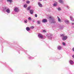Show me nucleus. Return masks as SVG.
<instances>
[{"label":"nucleus","instance_id":"1","mask_svg":"<svg viewBox=\"0 0 74 74\" xmlns=\"http://www.w3.org/2000/svg\"><path fill=\"white\" fill-rule=\"evenodd\" d=\"M61 36L62 38V40L63 41L66 40H67V36H65L64 34H62L61 35Z\"/></svg>","mask_w":74,"mask_h":74},{"label":"nucleus","instance_id":"2","mask_svg":"<svg viewBox=\"0 0 74 74\" xmlns=\"http://www.w3.org/2000/svg\"><path fill=\"white\" fill-rule=\"evenodd\" d=\"M4 10H6V12H7V13H8V14L10 13V9H7V8H5Z\"/></svg>","mask_w":74,"mask_h":74},{"label":"nucleus","instance_id":"3","mask_svg":"<svg viewBox=\"0 0 74 74\" xmlns=\"http://www.w3.org/2000/svg\"><path fill=\"white\" fill-rule=\"evenodd\" d=\"M19 10V8L17 7L15 8L14 9V11L15 12H18Z\"/></svg>","mask_w":74,"mask_h":74},{"label":"nucleus","instance_id":"4","mask_svg":"<svg viewBox=\"0 0 74 74\" xmlns=\"http://www.w3.org/2000/svg\"><path fill=\"white\" fill-rule=\"evenodd\" d=\"M47 36H48L49 39L52 40V34H49L47 35Z\"/></svg>","mask_w":74,"mask_h":74},{"label":"nucleus","instance_id":"5","mask_svg":"<svg viewBox=\"0 0 74 74\" xmlns=\"http://www.w3.org/2000/svg\"><path fill=\"white\" fill-rule=\"evenodd\" d=\"M48 19L49 22H51V21H52V16H49L48 18Z\"/></svg>","mask_w":74,"mask_h":74},{"label":"nucleus","instance_id":"6","mask_svg":"<svg viewBox=\"0 0 74 74\" xmlns=\"http://www.w3.org/2000/svg\"><path fill=\"white\" fill-rule=\"evenodd\" d=\"M64 22L66 24H69L70 23L69 21L68 20H65Z\"/></svg>","mask_w":74,"mask_h":74},{"label":"nucleus","instance_id":"7","mask_svg":"<svg viewBox=\"0 0 74 74\" xmlns=\"http://www.w3.org/2000/svg\"><path fill=\"white\" fill-rule=\"evenodd\" d=\"M38 37L40 38H42L43 36L42 35H41V34H39L38 35Z\"/></svg>","mask_w":74,"mask_h":74},{"label":"nucleus","instance_id":"8","mask_svg":"<svg viewBox=\"0 0 74 74\" xmlns=\"http://www.w3.org/2000/svg\"><path fill=\"white\" fill-rule=\"evenodd\" d=\"M38 5L39 7H42V4L40 2H38Z\"/></svg>","mask_w":74,"mask_h":74},{"label":"nucleus","instance_id":"9","mask_svg":"<svg viewBox=\"0 0 74 74\" xmlns=\"http://www.w3.org/2000/svg\"><path fill=\"white\" fill-rule=\"evenodd\" d=\"M62 47L60 46H58L57 47V49L58 50H61V49H62Z\"/></svg>","mask_w":74,"mask_h":74},{"label":"nucleus","instance_id":"10","mask_svg":"<svg viewBox=\"0 0 74 74\" xmlns=\"http://www.w3.org/2000/svg\"><path fill=\"white\" fill-rule=\"evenodd\" d=\"M42 22L43 23H45L46 22H47V20L46 19H44L42 20Z\"/></svg>","mask_w":74,"mask_h":74},{"label":"nucleus","instance_id":"11","mask_svg":"<svg viewBox=\"0 0 74 74\" xmlns=\"http://www.w3.org/2000/svg\"><path fill=\"white\" fill-rule=\"evenodd\" d=\"M34 10H30V12L31 14H33L34 12Z\"/></svg>","mask_w":74,"mask_h":74},{"label":"nucleus","instance_id":"12","mask_svg":"<svg viewBox=\"0 0 74 74\" xmlns=\"http://www.w3.org/2000/svg\"><path fill=\"white\" fill-rule=\"evenodd\" d=\"M26 30L27 31L29 32V31H30V27H26Z\"/></svg>","mask_w":74,"mask_h":74},{"label":"nucleus","instance_id":"13","mask_svg":"<svg viewBox=\"0 0 74 74\" xmlns=\"http://www.w3.org/2000/svg\"><path fill=\"white\" fill-rule=\"evenodd\" d=\"M69 63L71 64H73L74 63V62L72 60H70L69 61Z\"/></svg>","mask_w":74,"mask_h":74},{"label":"nucleus","instance_id":"14","mask_svg":"<svg viewBox=\"0 0 74 74\" xmlns=\"http://www.w3.org/2000/svg\"><path fill=\"white\" fill-rule=\"evenodd\" d=\"M70 18L71 19V20L72 21H74V20L73 19V17L71 16H70Z\"/></svg>","mask_w":74,"mask_h":74},{"label":"nucleus","instance_id":"15","mask_svg":"<svg viewBox=\"0 0 74 74\" xmlns=\"http://www.w3.org/2000/svg\"><path fill=\"white\" fill-rule=\"evenodd\" d=\"M64 1L63 0H59V2L60 3H63Z\"/></svg>","mask_w":74,"mask_h":74},{"label":"nucleus","instance_id":"16","mask_svg":"<svg viewBox=\"0 0 74 74\" xmlns=\"http://www.w3.org/2000/svg\"><path fill=\"white\" fill-rule=\"evenodd\" d=\"M57 18H58V20L59 22H61V20H60V18H59V17L58 16L57 17Z\"/></svg>","mask_w":74,"mask_h":74},{"label":"nucleus","instance_id":"17","mask_svg":"<svg viewBox=\"0 0 74 74\" xmlns=\"http://www.w3.org/2000/svg\"><path fill=\"white\" fill-rule=\"evenodd\" d=\"M37 23L38 24V25H40L41 23V22L40 21H37Z\"/></svg>","mask_w":74,"mask_h":74},{"label":"nucleus","instance_id":"18","mask_svg":"<svg viewBox=\"0 0 74 74\" xmlns=\"http://www.w3.org/2000/svg\"><path fill=\"white\" fill-rule=\"evenodd\" d=\"M63 28H64V26H63V25L61 26L60 27V29H63Z\"/></svg>","mask_w":74,"mask_h":74},{"label":"nucleus","instance_id":"19","mask_svg":"<svg viewBox=\"0 0 74 74\" xmlns=\"http://www.w3.org/2000/svg\"><path fill=\"white\" fill-rule=\"evenodd\" d=\"M24 22L25 23H27V20L26 19H25L24 21Z\"/></svg>","mask_w":74,"mask_h":74},{"label":"nucleus","instance_id":"20","mask_svg":"<svg viewBox=\"0 0 74 74\" xmlns=\"http://www.w3.org/2000/svg\"><path fill=\"white\" fill-rule=\"evenodd\" d=\"M31 8V6H29L27 8V10H30V9Z\"/></svg>","mask_w":74,"mask_h":74},{"label":"nucleus","instance_id":"21","mask_svg":"<svg viewBox=\"0 0 74 74\" xmlns=\"http://www.w3.org/2000/svg\"><path fill=\"white\" fill-rule=\"evenodd\" d=\"M27 4H25L24 5V8H27Z\"/></svg>","mask_w":74,"mask_h":74},{"label":"nucleus","instance_id":"22","mask_svg":"<svg viewBox=\"0 0 74 74\" xmlns=\"http://www.w3.org/2000/svg\"><path fill=\"white\" fill-rule=\"evenodd\" d=\"M51 21H52L51 23H55V20H52Z\"/></svg>","mask_w":74,"mask_h":74},{"label":"nucleus","instance_id":"23","mask_svg":"<svg viewBox=\"0 0 74 74\" xmlns=\"http://www.w3.org/2000/svg\"><path fill=\"white\" fill-rule=\"evenodd\" d=\"M57 4L56 3H54L53 4V6L54 7H56V6H57Z\"/></svg>","mask_w":74,"mask_h":74},{"label":"nucleus","instance_id":"24","mask_svg":"<svg viewBox=\"0 0 74 74\" xmlns=\"http://www.w3.org/2000/svg\"><path fill=\"white\" fill-rule=\"evenodd\" d=\"M62 45H64V46H66V43H64V42H63Z\"/></svg>","mask_w":74,"mask_h":74},{"label":"nucleus","instance_id":"25","mask_svg":"<svg viewBox=\"0 0 74 74\" xmlns=\"http://www.w3.org/2000/svg\"><path fill=\"white\" fill-rule=\"evenodd\" d=\"M58 11H61V8H58Z\"/></svg>","mask_w":74,"mask_h":74},{"label":"nucleus","instance_id":"26","mask_svg":"<svg viewBox=\"0 0 74 74\" xmlns=\"http://www.w3.org/2000/svg\"><path fill=\"white\" fill-rule=\"evenodd\" d=\"M28 21H30V20H31V17H29V18H28Z\"/></svg>","mask_w":74,"mask_h":74},{"label":"nucleus","instance_id":"27","mask_svg":"<svg viewBox=\"0 0 74 74\" xmlns=\"http://www.w3.org/2000/svg\"><path fill=\"white\" fill-rule=\"evenodd\" d=\"M7 1H9L11 3V1H12V0H7Z\"/></svg>","mask_w":74,"mask_h":74},{"label":"nucleus","instance_id":"28","mask_svg":"<svg viewBox=\"0 0 74 74\" xmlns=\"http://www.w3.org/2000/svg\"><path fill=\"white\" fill-rule=\"evenodd\" d=\"M27 4H29V3H30V1H27Z\"/></svg>","mask_w":74,"mask_h":74},{"label":"nucleus","instance_id":"29","mask_svg":"<svg viewBox=\"0 0 74 74\" xmlns=\"http://www.w3.org/2000/svg\"><path fill=\"white\" fill-rule=\"evenodd\" d=\"M35 17H36V18H37V15L36 14H35Z\"/></svg>","mask_w":74,"mask_h":74},{"label":"nucleus","instance_id":"30","mask_svg":"<svg viewBox=\"0 0 74 74\" xmlns=\"http://www.w3.org/2000/svg\"><path fill=\"white\" fill-rule=\"evenodd\" d=\"M43 33H45V32H46V31L45 30H43Z\"/></svg>","mask_w":74,"mask_h":74},{"label":"nucleus","instance_id":"31","mask_svg":"<svg viewBox=\"0 0 74 74\" xmlns=\"http://www.w3.org/2000/svg\"><path fill=\"white\" fill-rule=\"evenodd\" d=\"M66 7L67 8H69V6H68V5H67Z\"/></svg>","mask_w":74,"mask_h":74},{"label":"nucleus","instance_id":"32","mask_svg":"<svg viewBox=\"0 0 74 74\" xmlns=\"http://www.w3.org/2000/svg\"><path fill=\"white\" fill-rule=\"evenodd\" d=\"M34 28V27H33V26H32L31 27V29H33Z\"/></svg>","mask_w":74,"mask_h":74},{"label":"nucleus","instance_id":"33","mask_svg":"<svg viewBox=\"0 0 74 74\" xmlns=\"http://www.w3.org/2000/svg\"><path fill=\"white\" fill-rule=\"evenodd\" d=\"M72 51H74V47L72 49Z\"/></svg>","mask_w":74,"mask_h":74},{"label":"nucleus","instance_id":"34","mask_svg":"<svg viewBox=\"0 0 74 74\" xmlns=\"http://www.w3.org/2000/svg\"><path fill=\"white\" fill-rule=\"evenodd\" d=\"M72 57L74 58V55H73Z\"/></svg>","mask_w":74,"mask_h":74},{"label":"nucleus","instance_id":"35","mask_svg":"<svg viewBox=\"0 0 74 74\" xmlns=\"http://www.w3.org/2000/svg\"><path fill=\"white\" fill-rule=\"evenodd\" d=\"M72 25H74V23H72Z\"/></svg>","mask_w":74,"mask_h":74},{"label":"nucleus","instance_id":"36","mask_svg":"<svg viewBox=\"0 0 74 74\" xmlns=\"http://www.w3.org/2000/svg\"><path fill=\"white\" fill-rule=\"evenodd\" d=\"M32 21L33 22H35L34 21Z\"/></svg>","mask_w":74,"mask_h":74},{"label":"nucleus","instance_id":"37","mask_svg":"<svg viewBox=\"0 0 74 74\" xmlns=\"http://www.w3.org/2000/svg\"><path fill=\"white\" fill-rule=\"evenodd\" d=\"M39 1H42V0H39Z\"/></svg>","mask_w":74,"mask_h":74},{"label":"nucleus","instance_id":"38","mask_svg":"<svg viewBox=\"0 0 74 74\" xmlns=\"http://www.w3.org/2000/svg\"><path fill=\"white\" fill-rule=\"evenodd\" d=\"M23 1H25V0H23Z\"/></svg>","mask_w":74,"mask_h":74}]
</instances>
